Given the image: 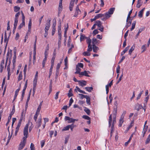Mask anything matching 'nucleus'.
I'll list each match as a JSON object with an SVG mask.
<instances>
[{
	"label": "nucleus",
	"instance_id": "nucleus-26",
	"mask_svg": "<svg viewBox=\"0 0 150 150\" xmlns=\"http://www.w3.org/2000/svg\"><path fill=\"white\" fill-rule=\"evenodd\" d=\"M27 87V86H24V88L23 90V91H22V100L23 98V97H24V94H25V91L26 90Z\"/></svg>",
	"mask_w": 150,
	"mask_h": 150
},
{
	"label": "nucleus",
	"instance_id": "nucleus-54",
	"mask_svg": "<svg viewBox=\"0 0 150 150\" xmlns=\"http://www.w3.org/2000/svg\"><path fill=\"white\" fill-rule=\"evenodd\" d=\"M27 65L26 64H25V66L24 69V70H23L25 77V76L26 71V70H27Z\"/></svg>",
	"mask_w": 150,
	"mask_h": 150
},
{
	"label": "nucleus",
	"instance_id": "nucleus-3",
	"mask_svg": "<svg viewBox=\"0 0 150 150\" xmlns=\"http://www.w3.org/2000/svg\"><path fill=\"white\" fill-rule=\"evenodd\" d=\"M64 120L65 121H68V123H74L75 121H77L78 120V119H74L68 116H65Z\"/></svg>",
	"mask_w": 150,
	"mask_h": 150
},
{
	"label": "nucleus",
	"instance_id": "nucleus-62",
	"mask_svg": "<svg viewBox=\"0 0 150 150\" xmlns=\"http://www.w3.org/2000/svg\"><path fill=\"white\" fill-rule=\"evenodd\" d=\"M26 112V109L25 110H23L21 113V117H23V115H25Z\"/></svg>",
	"mask_w": 150,
	"mask_h": 150
},
{
	"label": "nucleus",
	"instance_id": "nucleus-63",
	"mask_svg": "<svg viewBox=\"0 0 150 150\" xmlns=\"http://www.w3.org/2000/svg\"><path fill=\"white\" fill-rule=\"evenodd\" d=\"M30 148L31 150H35L34 145L32 143L31 144Z\"/></svg>",
	"mask_w": 150,
	"mask_h": 150
},
{
	"label": "nucleus",
	"instance_id": "nucleus-4",
	"mask_svg": "<svg viewBox=\"0 0 150 150\" xmlns=\"http://www.w3.org/2000/svg\"><path fill=\"white\" fill-rule=\"evenodd\" d=\"M26 143L25 141H21L19 145L18 149L21 150L24 147Z\"/></svg>",
	"mask_w": 150,
	"mask_h": 150
},
{
	"label": "nucleus",
	"instance_id": "nucleus-53",
	"mask_svg": "<svg viewBox=\"0 0 150 150\" xmlns=\"http://www.w3.org/2000/svg\"><path fill=\"white\" fill-rule=\"evenodd\" d=\"M69 125L66 126L65 127H64L63 129H62L63 131H67L69 130Z\"/></svg>",
	"mask_w": 150,
	"mask_h": 150
},
{
	"label": "nucleus",
	"instance_id": "nucleus-25",
	"mask_svg": "<svg viewBox=\"0 0 150 150\" xmlns=\"http://www.w3.org/2000/svg\"><path fill=\"white\" fill-rule=\"evenodd\" d=\"M27 87V86H24V88L23 90V91H22V100L23 98V97H24V94H25V91L26 90Z\"/></svg>",
	"mask_w": 150,
	"mask_h": 150
},
{
	"label": "nucleus",
	"instance_id": "nucleus-28",
	"mask_svg": "<svg viewBox=\"0 0 150 150\" xmlns=\"http://www.w3.org/2000/svg\"><path fill=\"white\" fill-rule=\"evenodd\" d=\"M25 25V22L22 21V23L20 24L18 27V29L19 30L21 29L23 26Z\"/></svg>",
	"mask_w": 150,
	"mask_h": 150
},
{
	"label": "nucleus",
	"instance_id": "nucleus-30",
	"mask_svg": "<svg viewBox=\"0 0 150 150\" xmlns=\"http://www.w3.org/2000/svg\"><path fill=\"white\" fill-rule=\"evenodd\" d=\"M136 23V21H133L132 24V27L130 29V30H132L135 28V26Z\"/></svg>",
	"mask_w": 150,
	"mask_h": 150
},
{
	"label": "nucleus",
	"instance_id": "nucleus-27",
	"mask_svg": "<svg viewBox=\"0 0 150 150\" xmlns=\"http://www.w3.org/2000/svg\"><path fill=\"white\" fill-rule=\"evenodd\" d=\"M115 10V8H112L109 9L108 12L110 14H112L113 13Z\"/></svg>",
	"mask_w": 150,
	"mask_h": 150
},
{
	"label": "nucleus",
	"instance_id": "nucleus-61",
	"mask_svg": "<svg viewBox=\"0 0 150 150\" xmlns=\"http://www.w3.org/2000/svg\"><path fill=\"white\" fill-rule=\"evenodd\" d=\"M4 60H3L1 62V65H0V66H1V67H0V69H4Z\"/></svg>",
	"mask_w": 150,
	"mask_h": 150
},
{
	"label": "nucleus",
	"instance_id": "nucleus-14",
	"mask_svg": "<svg viewBox=\"0 0 150 150\" xmlns=\"http://www.w3.org/2000/svg\"><path fill=\"white\" fill-rule=\"evenodd\" d=\"M77 90L79 92L84 94H86V93L84 91H82L77 86L76 87V89H75V91L77 92Z\"/></svg>",
	"mask_w": 150,
	"mask_h": 150
},
{
	"label": "nucleus",
	"instance_id": "nucleus-19",
	"mask_svg": "<svg viewBox=\"0 0 150 150\" xmlns=\"http://www.w3.org/2000/svg\"><path fill=\"white\" fill-rule=\"evenodd\" d=\"M124 118H122L121 117H120V120H119V124L118 125V126L120 127H121L122 125V124L123 123L124 120L123 119Z\"/></svg>",
	"mask_w": 150,
	"mask_h": 150
},
{
	"label": "nucleus",
	"instance_id": "nucleus-13",
	"mask_svg": "<svg viewBox=\"0 0 150 150\" xmlns=\"http://www.w3.org/2000/svg\"><path fill=\"white\" fill-rule=\"evenodd\" d=\"M96 25H97L98 27H100L103 26L102 25V23L100 21L97 20L96 21Z\"/></svg>",
	"mask_w": 150,
	"mask_h": 150
},
{
	"label": "nucleus",
	"instance_id": "nucleus-45",
	"mask_svg": "<svg viewBox=\"0 0 150 150\" xmlns=\"http://www.w3.org/2000/svg\"><path fill=\"white\" fill-rule=\"evenodd\" d=\"M85 38L84 35L82 33H81L80 40L81 41H82Z\"/></svg>",
	"mask_w": 150,
	"mask_h": 150
},
{
	"label": "nucleus",
	"instance_id": "nucleus-40",
	"mask_svg": "<svg viewBox=\"0 0 150 150\" xmlns=\"http://www.w3.org/2000/svg\"><path fill=\"white\" fill-rule=\"evenodd\" d=\"M31 90L32 89H31L30 91L29 94L28 95V98H27V101H26V102H27V103H28V102L30 100V96L31 94V90Z\"/></svg>",
	"mask_w": 150,
	"mask_h": 150
},
{
	"label": "nucleus",
	"instance_id": "nucleus-37",
	"mask_svg": "<svg viewBox=\"0 0 150 150\" xmlns=\"http://www.w3.org/2000/svg\"><path fill=\"white\" fill-rule=\"evenodd\" d=\"M92 50V46L91 44H88V48L87 51L88 52L91 51Z\"/></svg>",
	"mask_w": 150,
	"mask_h": 150
},
{
	"label": "nucleus",
	"instance_id": "nucleus-29",
	"mask_svg": "<svg viewBox=\"0 0 150 150\" xmlns=\"http://www.w3.org/2000/svg\"><path fill=\"white\" fill-rule=\"evenodd\" d=\"M86 102L87 104L89 105H90V98L89 96H87V97L86 98Z\"/></svg>",
	"mask_w": 150,
	"mask_h": 150
},
{
	"label": "nucleus",
	"instance_id": "nucleus-46",
	"mask_svg": "<svg viewBox=\"0 0 150 150\" xmlns=\"http://www.w3.org/2000/svg\"><path fill=\"white\" fill-rule=\"evenodd\" d=\"M83 54L85 56H89L91 54L88 52H85L83 53Z\"/></svg>",
	"mask_w": 150,
	"mask_h": 150
},
{
	"label": "nucleus",
	"instance_id": "nucleus-7",
	"mask_svg": "<svg viewBox=\"0 0 150 150\" xmlns=\"http://www.w3.org/2000/svg\"><path fill=\"white\" fill-rule=\"evenodd\" d=\"M59 24L58 26V36L61 35L62 31L61 30V22L60 20L59 21Z\"/></svg>",
	"mask_w": 150,
	"mask_h": 150
},
{
	"label": "nucleus",
	"instance_id": "nucleus-18",
	"mask_svg": "<svg viewBox=\"0 0 150 150\" xmlns=\"http://www.w3.org/2000/svg\"><path fill=\"white\" fill-rule=\"evenodd\" d=\"M32 25V21L31 19H30L28 25V32H30L31 26Z\"/></svg>",
	"mask_w": 150,
	"mask_h": 150
},
{
	"label": "nucleus",
	"instance_id": "nucleus-48",
	"mask_svg": "<svg viewBox=\"0 0 150 150\" xmlns=\"http://www.w3.org/2000/svg\"><path fill=\"white\" fill-rule=\"evenodd\" d=\"M75 1V0H71L70 3L69 7H73L74 6V3Z\"/></svg>",
	"mask_w": 150,
	"mask_h": 150
},
{
	"label": "nucleus",
	"instance_id": "nucleus-58",
	"mask_svg": "<svg viewBox=\"0 0 150 150\" xmlns=\"http://www.w3.org/2000/svg\"><path fill=\"white\" fill-rule=\"evenodd\" d=\"M55 56H53L52 58L51 62V64H54V59H55Z\"/></svg>",
	"mask_w": 150,
	"mask_h": 150
},
{
	"label": "nucleus",
	"instance_id": "nucleus-55",
	"mask_svg": "<svg viewBox=\"0 0 150 150\" xmlns=\"http://www.w3.org/2000/svg\"><path fill=\"white\" fill-rule=\"evenodd\" d=\"M30 124L31 125L29 127V131L30 132L31 130L32 129V128L33 127V125L32 124V123L30 121Z\"/></svg>",
	"mask_w": 150,
	"mask_h": 150
},
{
	"label": "nucleus",
	"instance_id": "nucleus-60",
	"mask_svg": "<svg viewBox=\"0 0 150 150\" xmlns=\"http://www.w3.org/2000/svg\"><path fill=\"white\" fill-rule=\"evenodd\" d=\"M84 111L88 115H89L90 114V111L89 109L87 108L86 109H85Z\"/></svg>",
	"mask_w": 150,
	"mask_h": 150
},
{
	"label": "nucleus",
	"instance_id": "nucleus-59",
	"mask_svg": "<svg viewBox=\"0 0 150 150\" xmlns=\"http://www.w3.org/2000/svg\"><path fill=\"white\" fill-rule=\"evenodd\" d=\"M123 76V73H122L121 75L120 76V77L119 79V80H118L117 82V84H118V83H119L121 81V80H122V77Z\"/></svg>",
	"mask_w": 150,
	"mask_h": 150
},
{
	"label": "nucleus",
	"instance_id": "nucleus-41",
	"mask_svg": "<svg viewBox=\"0 0 150 150\" xmlns=\"http://www.w3.org/2000/svg\"><path fill=\"white\" fill-rule=\"evenodd\" d=\"M14 11L15 12H17L18 11H19L20 9V7H18L17 6H15L14 7Z\"/></svg>",
	"mask_w": 150,
	"mask_h": 150
},
{
	"label": "nucleus",
	"instance_id": "nucleus-10",
	"mask_svg": "<svg viewBox=\"0 0 150 150\" xmlns=\"http://www.w3.org/2000/svg\"><path fill=\"white\" fill-rule=\"evenodd\" d=\"M81 75L83 76L84 75L86 76H88V77H89L90 76L88 75V73L87 72V71H84L83 72H81L80 73V76H79V77H81Z\"/></svg>",
	"mask_w": 150,
	"mask_h": 150
},
{
	"label": "nucleus",
	"instance_id": "nucleus-47",
	"mask_svg": "<svg viewBox=\"0 0 150 150\" xmlns=\"http://www.w3.org/2000/svg\"><path fill=\"white\" fill-rule=\"evenodd\" d=\"M142 0H138V1L137 4V7L138 8H139L141 6V4H140Z\"/></svg>",
	"mask_w": 150,
	"mask_h": 150
},
{
	"label": "nucleus",
	"instance_id": "nucleus-17",
	"mask_svg": "<svg viewBox=\"0 0 150 150\" xmlns=\"http://www.w3.org/2000/svg\"><path fill=\"white\" fill-rule=\"evenodd\" d=\"M144 9L145 8H144L139 12L138 16L140 18H142V17Z\"/></svg>",
	"mask_w": 150,
	"mask_h": 150
},
{
	"label": "nucleus",
	"instance_id": "nucleus-20",
	"mask_svg": "<svg viewBox=\"0 0 150 150\" xmlns=\"http://www.w3.org/2000/svg\"><path fill=\"white\" fill-rule=\"evenodd\" d=\"M8 39L7 38L6 33H5V34L4 42H6V45L5 46L6 48V46H7V44H8Z\"/></svg>",
	"mask_w": 150,
	"mask_h": 150
},
{
	"label": "nucleus",
	"instance_id": "nucleus-49",
	"mask_svg": "<svg viewBox=\"0 0 150 150\" xmlns=\"http://www.w3.org/2000/svg\"><path fill=\"white\" fill-rule=\"evenodd\" d=\"M97 42V40L96 38H93L92 39V43L93 44H96Z\"/></svg>",
	"mask_w": 150,
	"mask_h": 150
},
{
	"label": "nucleus",
	"instance_id": "nucleus-38",
	"mask_svg": "<svg viewBox=\"0 0 150 150\" xmlns=\"http://www.w3.org/2000/svg\"><path fill=\"white\" fill-rule=\"evenodd\" d=\"M37 79H34L33 80V88H36V87L37 85Z\"/></svg>",
	"mask_w": 150,
	"mask_h": 150
},
{
	"label": "nucleus",
	"instance_id": "nucleus-9",
	"mask_svg": "<svg viewBox=\"0 0 150 150\" xmlns=\"http://www.w3.org/2000/svg\"><path fill=\"white\" fill-rule=\"evenodd\" d=\"M93 50L94 52H97V51L99 50V48L96 46L95 44L93 45L92 47Z\"/></svg>",
	"mask_w": 150,
	"mask_h": 150
},
{
	"label": "nucleus",
	"instance_id": "nucleus-44",
	"mask_svg": "<svg viewBox=\"0 0 150 150\" xmlns=\"http://www.w3.org/2000/svg\"><path fill=\"white\" fill-rule=\"evenodd\" d=\"M104 16V15L103 14L100 13L97 14L96 16H95V18H96V19H98L99 18L102 17Z\"/></svg>",
	"mask_w": 150,
	"mask_h": 150
},
{
	"label": "nucleus",
	"instance_id": "nucleus-23",
	"mask_svg": "<svg viewBox=\"0 0 150 150\" xmlns=\"http://www.w3.org/2000/svg\"><path fill=\"white\" fill-rule=\"evenodd\" d=\"M76 127V125H74V123H72L71 125H69V128L70 129L71 131H73V128L75 127Z\"/></svg>",
	"mask_w": 150,
	"mask_h": 150
},
{
	"label": "nucleus",
	"instance_id": "nucleus-33",
	"mask_svg": "<svg viewBox=\"0 0 150 150\" xmlns=\"http://www.w3.org/2000/svg\"><path fill=\"white\" fill-rule=\"evenodd\" d=\"M132 10H133V9H132V10L130 11L129 12L128 14V16H127V21H126L127 22H128V20L130 18V15L132 13Z\"/></svg>",
	"mask_w": 150,
	"mask_h": 150
},
{
	"label": "nucleus",
	"instance_id": "nucleus-34",
	"mask_svg": "<svg viewBox=\"0 0 150 150\" xmlns=\"http://www.w3.org/2000/svg\"><path fill=\"white\" fill-rule=\"evenodd\" d=\"M112 122V115H110L109 117V127H110L111 125Z\"/></svg>",
	"mask_w": 150,
	"mask_h": 150
},
{
	"label": "nucleus",
	"instance_id": "nucleus-5",
	"mask_svg": "<svg viewBox=\"0 0 150 150\" xmlns=\"http://www.w3.org/2000/svg\"><path fill=\"white\" fill-rule=\"evenodd\" d=\"M51 20H49L47 21V22L46 24V26L45 28V30L47 31L49 29L50 26Z\"/></svg>",
	"mask_w": 150,
	"mask_h": 150
},
{
	"label": "nucleus",
	"instance_id": "nucleus-31",
	"mask_svg": "<svg viewBox=\"0 0 150 150\" xmlns=\"http://www.w3.org/2000/svg\"><path fill=\"white\" fill-rule=\"evenodd\" d=\"M86 90L89 92H91L93 89V88L92 87H86L85 88Z\"/></svg>",
	"mask_w": 150,
	"mask_h": 150
},
{
	"label": "nucleus",
	"instance_id": "nucleus-56",
	"mask_svg": "<svg viewBox=\"0 0 150 150\" xmlns=\"http://www.w3.org/2000/svg\"><path fill=\"white\" fill-rule=\"evenodd\" d=\"M82 117H83V118L84 119H86L87 120H90V117H88L87 115H84L82 116Z\"/></svg>",
	"mask_w": 150,
	"mask_h": 150
},
{
	"label": "nucleus",
	"instance_id": "nucleus-64",
	"mask_svg": "<svg viewBox=\"0 0 150 150\" xmlns=\"http://www.w3.org/2000/svg\"><path fill=\"white\" fill-rule=\"evenodd\" d=\"M98 31L97 29H95L93 31V33L94 35H96V34L98 33Z\"/></svg>",
	"mask_w": 150,
	"mask_h": 150
},
{
	"label": "nucleus",
	"instance_id": "nucleus-8",
	"mask_svg": "<svg viewBox=\"0 0 150 150\" xmlns=\"http://www.w3.org/2000/svg\"><path fill=\"white\" fill-rule=\"evenodd\" d=\"M79 85L82 87L86 86V81H78Z\"/></svg>",
	"mask_w": 150,
	"mask_h": 150
},
{
	"label": "nucleus",
	"instance_id": "nucleus-50",
	"mask_svg": "<svg viewBox=\"0 0 150 150\" xmlns=\"http://www.w3.org/2000/svg\"><path fill=\"white\" fill-rule=\"evenodd\" d=\"M62 64V62L61 61L60 63H58L57 66L56 70H58L60 67L61 65Z\"/></svg>",
	"mask_w": 150,
	"mask_h": 150
},
{
	"label": "nucleus",
	"instance_id": "nucleus-12",
	"mask_svg": "<svg viewBox=\"0 0 150 150\" xmlns=\"http://www.w3.org/2000/svg\"><path fill=\"white\" fill-rule=\"evenodd\" d=\"M42 119L41 118H40L38 119V122H36V125L37 126L38 128L40 127V125H41L42 122Z\"/></svg>",
	"mask_w": 150,
	"mask_h": 150
},
{
	"label": "nucleus",
	"instance_id": "nucleus-1",
	"mask_svg": "<svg viewBox=\"0 0 150 150\" xmlns=\"http://www.w3.org/2000/svg\"><path fill=\"white\" fill-rule=\"evenodd\" d=\"M30 125V121L29 120L27 124H26L23 129V134L24 137H23V141H25L27 137L28 134V127Z\"/></svg>",
	"mask_w": 150,
	"mask_h": 150
},
{
	"label": "nucleus",
	"instance_id": "nucleus-24",
	"mask_svg": "<svg viewBox=\"0 0 150 150\" xmlns=\"http://www.w3.org/2000/svg\"><path fill=\"white\" fill-rule=\"evenodd\" d=\"M135 48V46L133 45L131 48L129 49V54L130 55H131L132 51L134 50Z\"/></svg>",
	"mask_w": 150,
	"mask_h": 150
},
{
	"label": "nucleus",
	"instance_id": "nucleus-57",
	"mask_svg": "<svg viewBox=\"0 0 150 150\" xmlns=\"http://www.w3.org/2000/svg\"><path fill=\"white\" fill-rule=\"evenodd\" d=\"M76 66H77L79 67L83 68V65L82 63H78Z\"/></svg>",
	"mask_w": 150,
	"mask_h": 150
},
{
	"label": "nucleus",
	"instance_id": "nucleus-6",
	"mask_svg": "<svg viewBox=\"0 0 150 150\" xmlns=\"http://www.w3.org/2000/svg\"><path fill=\"white\" fill-rule=\"evenodd\" d=\"M81 11L79 10L78 5H77L76 8V11L74 15V17H77L78 15L81 13Z\"/></svg>",
	"mask_w": 150,
	"mask_h": 150
},
{
	"label": "nucleus",
	"instance_id": "nucleus-2",
	"mask_svg": "<svg viewBox=\"0 0 150 150\" xmlns=\"http://www.w3.org/2000/svg\"><path fill=\"white\" fill-rule=\"evenodd\" d=\"M20 14V12H18L15 15L14 18V29H16L18 21L19 16Z\"/></svg>",
	"mask_w": 150,
	"mask_h": 150
},
{
	"label": "nucleus",
	"instance_id": "nucleus-22",
	"mask_svg": "<svg viewBox=\"0 0 150 150\" xmlns=\"http://www.w3.org/2000/svg\"><path fill=\"white\" fill-rule=\"evenodd\" d=\"M76 71L75 72V74H79L80 75V71H81V69L78 67L77 66H76Z\"/></svg>",
	"mask_w": 150,
	"mask_h": 150
},
{
	"label": "nucleus",
	"instance_id": "nucleus-16",
	"mask_svg": "<svg viewBox=\"0 0 150 150\" xmlns=\"http://www.w3.org/2000/svg\"><path fill=\"white\" fill-rule=\"evenodd\" d=\"M77 90L79 92L84 94H86V93L84 91H82L77 86L76 87V89H75V91L77 92Z\"/></svg>",
	"mask_w": 150,
	"mask_h": 150
},
{
	"label": "nucleus",
	"instance_id": "nucleus-52",
	"mask_svg": "<svg viewBox=\"0 0 150 150\" xmlns=\"http://www.w3.org/2000/svg\"><path fill=\"white\" fill-rule=\"evenodd\" d=\"M11 117H12V116L9 115V116L8 117V121L7 122L6 124V126H7L9 124V123L10 121V120L11 119Z\"/></svg>",
	"mask_w": 150,
	"mask_h": 150
},
{
	"label": "nucleus",
	"instance_id": "nucleus-42",
	"mask_svg": "<svg viewBox=\"0 0 150 150\" xmlns=\"http://www.w3.org/2000/svg\"><path fill=\"white\" fill-rule=\"evenodd\" d=\"M110 15L108 12H106L105 14L106 19H107L110 17Z\"/></svg>",
	"mask_w": 150,
	"mask_h": 150
},
{
	"label": "nucleus",
	"instance_id": "nucleus-15",
	"mask_svg": "<svg viewBox=\"0 0 150 150\" xmlns=\"http://www.w3.org/2000/svg\"><path fill=\"white\" fill-rule=\"evenodd\" d=\"M77 90L79 92L84 94H86V93L84 91H82L77 86L76 87V89H75V91L77 92Z\"/></svg>",
	"mask_w": 150,
	"mask_h": 150
},
{
	"label": "nucleus",
	"instance_id": "nucleus-11",
	"mask_svg": "<svg viewBox=\"0 0 150 150\" xmlns=\"http://www.w3.org/2000/svg\"><path fill=\"white\" fill-rule=\"evenodd\" d=\"M135 107L137 111H138L143 108V106L137 103Z\"/></svg>",
	"mask_w": 150,
	"mask_h": 150
},
{
	"label": "nucleus",
	"instance_id": "nucleus-35",
	"mask_svg": "<svg viewBox=\"0 0 150 150\" xmlns=\"http://www.w3.org/2000/svg\"><path fill=\"white\" fill-rule=\"evenodd\" d=\"M22 79V72H20L18 77V81H20Z\"/></svg>",
	"mask_w": 150,
	"mask_h": 150
},
{
	"label": "nucleus",
	"instance_id": "nucleus-32",
	"mask_svg": "<svg viewBox=\"0 0 150 150\" xmlns=\"http://www.w3.org/2000/svg\"><path fill=\"white\" fill-rule=\"evenodd\" d=\"M73 96V94L72 93V89L71 88L70 89L69 91V92L68 93V96L69 98L70 97L72 96Z\"/></svg>",
	"mask_w": 150,
	"mask_h": 150
},
{
	"label": "nucleus",
	"instance_id": "nucleus-39",
	"mask_svg": "<svg viewBox=\"0 0 150 150\" xmlns=\"http://www.w3.org/2000/svg\"><path fill=\"white\" fill-rule=\"evenodd\" d=\"M116 116H115L113 118V122H112V125L111 127L112 128L114 126V124L116 123Z\"/></svg>",
	"mask_w": 150,
	"mask_h": 150
},
{
	"label": "nucleus",
	"instance_id": "nucleus-43",
	"mask_svg": "<svg viewBox=\"0 0 150 150\" xmlns=\"http://www.w3.org/2000/svg\"><path fill=\"white\" fill-rule=\"evenodd\" d=\"M79 95L81 96L80 98L81 99H83L84 98H86L87 97V96L84 95L83 94H79Z\"/></svg>",
	"mask_w": 150,
	"mask_h": 150
},
{
	"label": "nucleus",
	"instance_id": "nucleus-36",
	"mask_svg": "<svg viewBox=\"0 0 150 150\" xmlns=\"http://www.w3.org/2000/svg\"><path fill=\"white\" fill-rule=\"evenodd\" d=\"M146 45H142L141 47V49L142 50V53L143 52H144L146 50Z\"/></svg>",
	"mask_w": 150,
	"mask_h": 150
},
{
	"label": "nucleus",
	"instance_id": "nucleus-51",
	"mask_svg": "<svg viewBox=\"0 0 150 150\" xmlns=\"http://www.w3.org/2000/svg\"><path fill=\"white\" fill-rule=\"evenodd\" d=\"M15 112V107L14 106H13V108L12 109V111L11 112L10 114L9 115L12 116V115L14 114Z\"/></svg>",
	"mask_w": 150,
	"mask_h": 150
},
{
	"label": "nucleus",
	"instance_id": "nucleus-21",
	"mask_svg": "<svg viewBox=\"0 0 150 150\" xmlns=\"http://www.w3.org/2000/svg\"><path fill=\"white\" fill-rule=\"evenodd\" d=\"M20 88H19L17 89L16 90V91H15V93L14 97V98L13 101H14L16 99V97L17 96V95H18V92H19V91H20Z\"/></svg>",
	"mask_w": 150,
	"mask_h": 150
}]
</instances>
